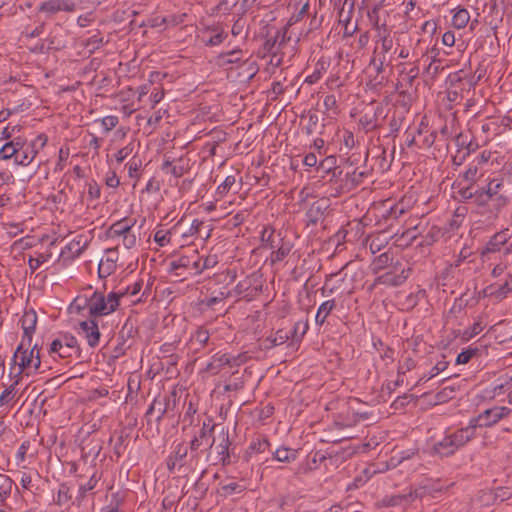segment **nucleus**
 Here are the masks:
<instances>
[{
    "label": "nucleus",
    "instance_id": "16",
    "mask_svg": "<svg viewBox=\"0 0 512 512\" xmlns=\"http://www.w3.org/2000/svg\"><path fill=\"white\" fill-rule=\"evenodd\" d=\"M79 330L84 334L90 347H96L100 341V331L96 321L85 320L79 323Z\"/></svg>",
    "mask_w": 512,
    "mask_h": 512
},
{
    "label": "nucleus",
    "instance_id": "54",
    "mask_svg": "<svg viewBox=\"0 0 512 512\" xmlns=\"http://www.w3.org/2000/svg\"><path fill=\"white\" fill-rule=\"evenodd\" d=\"M337 167V159L335 156L330 155L324 158L319 163V169H322L324 172H330Z\"/></svg>",
    "mask_w": 512,
    "mask_h": 512
},
{
    "label": "nucleus",
    "instance_id": "25",
    "mask_svg": "<svg viewBox=\"0 0 512 512\" xmlns=\"http://www.w3.org/2000/svg\"><path fill=\"white\" fill-rule=\"evenodd\" d=\"M329 61L325 59L324 57L320 58L316 65L313 73L311 75H308L305 79V83L308 84H314L316 83L322 75L327 71L329 67Z\"/></svg>",
    "mask_w": 512,
    "mask_h": 512
},
{
    "label": "nucleus",
    "instance_id": "10",
    "mask_svg": "<svg viewBox=\"0 0 512 512\" xmlns=\"http://www.w3.org/2000/svg\"><path fill=\"white\" fill-rule=\"evenodd\" d=\"M66 239H68V243L66 244V260L67 259H75L80 254L84 252L87 248L91 237L86 233H68L66 234Z\"/></svg>",
    "mask_w": 512,
    "mask_h": 512
},
{
    "label": "nucleus",
    "instance_id": "48",
    "mask_svg": "<svg viewBox=\"0 0 512 512\" xmlns=\"http://www.w3.org/2000/svg\"><path fill=\"white\" fill-rule=\"evenodd\" d=\"M291 251V245L289 243H283L276 251L272 254V261H282Z\"/></svg>",
    "mask_w": 512,
    "mask_h": 512
},
{
    "label": "nucleus",
    "instance_id": "58",
    "mask_svg": "<svg viewBox=\"0 0 512 512\" xmlns=\"http://www.w3.org/2000/svg\"><path fill=\"white\" fill-rule=\"evenodd\" d=\"M391 258L387 253H382L373 261V269L376 271L382 270L390 262Z\"/></svg>",
    "mask_w": 512,
    "mask_h": 512
},
{
    "label": "nucleus",
    "instance_id": "31",
    "mask_svg": "<svg viewBox=\"0 0 512 512\" xmlns=\"http://www.w3.org/2000/svg\"><path fill=\"white\" fill-rule=\"evenodd\" d=\"M470 20V14L467 9L459 8L455 11L452 17V25L456 29H462L466 27Z\"/></svg>",
    "mask_w": 512,
    "mask_h": 512
},
{
    "label": "nucleus",
    "instance_id": "20",
    "mask_svg": "<svg viewBox=\"0 0 512 512\" xmlns=\"http://www.w3.org/2000/svg\"><path fill=\"white\" fill-rule=\"evenodd\" d=\"M187 451V447L182 443L175 446L174 451L167 458V468L170 472L174 471L176 466L182 465L183 460L187 456Z\"/></svg>",
    "mask_w": 512,
    "mask_h": 512
},
{
    "label": "nucleus",
    "instance_id": "19",
    "mask_svg": "<svg viewBox=\"0 0 512 512\" xmlns=\"http://www.w3.org/2000/svg\"><path fill=\"white\" fill-rule=\"evenodd\" d=\"M512 498V486L498 487L493 491L483 492L481 499L488 503L490 500L494 502H504Z\"/></svg>",
    "mask_w": 512,
    "mask_h": 512
},
{
    "label": "nucleus",
    "instance_id": "39",
    "mask_svg": "<svg viewBox=\"0 0 512 512\" xmlns=\"http://www.w3.org/2000/svg\"><path fill=\"white\" fill-rule=\"evenodd\" d=\"M229 438L228 436H223L221 443L215 446V450L217 452V462L226 463V460L229 459Z\"/></svg>",
    "mask_w": 512,
    "mask_h": 512
},
{
    "label": "nucleus",
    "instance_id": "34",
    "mask_svg": "<svg viewBox=\"0 0 512 512\" xmlns=\"http://www.w3.org/2000/svg\"><path fill=\"white\" fill-rule=\"evenodd\" d=\"M22 145L19 142L6 143L0 149V158L3 160L13 159L15 161L18 151Z\"/></svg>",
    "mask_w": 512,
    "mask_h": 512
},
{
    "label": "nucleus",
    "instance_id": "49",
    "mask_svg": "<svg viewBox=\"0 0 512 512\" xmlns=\"http://www.w3.org/2000/svg\"><path fill=\"white\" fill-rule=\"evenodd\" d=\"M218 263V258L216 255H209L206 258L202 259L199 256V268H200V274L206 270L210 269L216 266Z\"/></svg>",
    "mask_w": 512,
    "mask_h": 512
},
{
    "label": "nucleus",
    "instance_id": "12",
    "mask_svg": "<svg viewBox=\"0 0 512 512\" xmlns=\"http://www.w3.org/2000/svg\"><path fill=\"white\" fill-rule=\"evenodd\" d=\"M510 238L511 233L508 228L498 231L489 239L481 251V256L484 257L490 253L500 252L503 247L505 248L510 243Z\"/></svg>",
    "mask_w": 512,
    "mask_h": 512
},
{
    "label": "nucleus",
    "instance_id": "6",
    "mask_svg": "<svg viewBox=\"0 0 512 512\" xmlns=\"http://www.w3.org/2000/svg\"><path fill=\"white\" fill-rule=\"evenodd\" d=\"M242 363H244V356L241 354L216 353L206 365L205 371L211 375H217L226 366L234 368L240 366Z\"/></svg>",
    "mask_w": 512,
    "mask_h": 512
},
{
    "label": "nucleus",
    "instance_id": "23",
    "mask_svg": "<svg viewBox=\"0 0 512 512\" xmlns=\"http://www.w3.org/2000/svg\"><path fill=\"white\" fill-rule=\"evenodd\" d=\"M90 306V296L87 295H78L73 299V301L68 306V312L70 314H81L85 310H89Z\"/></svg>",
    "mask_w": 512,
    "mask_h": 512
},
{
    "label": "nucleus",
    "instance_id": "30",
    "mask_svg": "<svg viewBox=\"0 0 512 512\" xmlns=\"http://www.w3.org/2000/svg\"><path fill=\"white\" fill-rule=\"evenodd\" d=\"M325 113L329 118H334L340 113L338 101L335 95H326L323 101Z\"/></svg>",
    "mask_w": 512,
    "mask_h": 512
},
{
    "label": "nucleus",
    "instance_id": "53",
    "mask_svg": "<svg viewBox=\"0 0 512 512\" xmlns=\"http://www.w3.org/2000/svg\"><path fill=\"white\" fill-rule=\"evenodd\" d=\"M477 348H468L458 354L456 364H466L477 354Z\"/></svg>",
    "mask_w": 512,
    "mask_h": 512
},
{
    "label": "nucleus",
    "instance_id": "26",
    "mask_svg": "<svg viewBox=\"0 0 512 512\" xmlns=\"http://www.w3.org/2000/svg\"><path fill=\"white\" fill-rule=\"evenodd\" d=\"M162 169L167 174H171L176 178L181 177L186 171V167L182 159L174 160L172 162L167 160L163 163Z\"/></svg>",
    "mask_w": 512,
    "mask_h": 512
},
{
    "label": "nucleus",
    "instance_id": "8",
    "mask_svg": "<svg viewBox=\"0 0 512 512\" xmlns=\"http://www.w3.org/2000/svg\"><path fill=\"white\" fill-rule=\"evenodd\" d=\"M180 269L186 270L191 276L200 274L199 253L197 250H191L189 253L181 255L170 263V271L175 272L177 276L182 275L178 272Z\"/></svg>",
    "mask_w": 512,
    "mask_h": 512
},
{
    "label": "nucleus",
    "instance_id": "43",
    "mask_svg": "<svg viewBox=\"0 0 512 512\" xmlns=\"http://www.w3.org/2000/svg\"><path fill=\"white\" fill-rule=\"evenodd\" d=\"M62 0H49L41 4L40 10L47 13H55L62 9Z\"/></svg>",
    "mask_w": 512,
    "mask_h": 512
},
{
    "label": "nucleus",
    "instance_id": "32",
    "mask_svg": "<svg viewBox=\"0 0 512 512\" xmlns=\"http://www.w3.org/2000/svg\"><path fill=\"white\" fill-rule=\"evenodd\" d=\"M359 124L365 131H372L377 127V112L367 111L359 118Z\"/></svg>",
    "mask_w": 512,
    "mask_h": 512
},
{
    "label": "nucleus",
    "instance_id": "64",
    "mask_svg": "<svg viewBox=\"0 0 512 512\" xmlns=\"http://www.w3.org/2000/svg\"><path fill=\"white\" fill-rule=\"evenodd\" d=\"M118 124V117L109 115L102 119V125L104 126L106 131L112 130Z\"/></svg>",
    "mask_w": 512,
    "mask_h": 512
},
{
    "label": "nucleus",
    "instance_id": "14",
    "mask_svg": "<svg viewBox=\"0 0 512 512\" xmlns=\"http://www.w3.org/2000/svg\"><path fill=\"white\" fill-rule=\"evenodd\" d=\"M396 53L397 49L394 47L393 38L389 34L380 35L373 51V56L384 57V59H389L392 62Z\"/></svg>",
    "mask_w": 512,
    "mask_h": 512
},
{
    "label": "nucleus",
    "instance_id": "5",
    "mask_svg": "<svg viewBox=\"0 0 512 512\" xmlns=\"http://www.w3.org/2000/svg\"><path fill=\"white\" fill-rule=\"evenodd\" d=\"M511 409L505 406H495L484 410L478 416L469 420V426H473L474 433L476 434L477 428H488L497 424L500 420L507 417Z\"/></svg>",
    "mask_w": 512,
    "mask_h": 512
},
{
    "label": "nucleus",
    "instance_id": "33",
    "mask_svg": "<svg viewBox=\"0 0 512 512\" xmlns=\"http://www.w3.org/2000/svg\"><path fill=\"white\" fill-rule=\"evenodd\" d=\"M207 228L202 221L194 220L189 229L182 233L183 238H188L194 235H198L201 238H208L210 236V230L207 229L205 235L202 233V229Z\"/></svg>",
    "mask_w": 512,
    "mask_h": 512
},
{
    "label": "nucleus",
    "instance_id": "61",
    "mask_svg": "<svg viewBox=\"0 0 512 512\" xmlns=\"http://www.w3.org/2000/svg\"><path fill=\"white\" fill-rule=\"evenodd\" d=\"M141 165L140 160L136 159L135 157L132 158L126 165L125 168L128 170V174L131 178L138 177V170Z\"/></svg>",
    "mask_w": 512,
    "mask_h": 512
},
{
    "label": "nucleus",
    "instance_id": "57",
    "mask_svg": "<svg viewBox=\"0 0 512 512\" xmlns=\"http://www.w3.org/2000/svg\"><path fill=\"white\" fill-rule=\"evenodd\" d=\"M243 490H244L243 487L240 486L236 482H231L229 484L221 486V492L224 496H229L234 493H239V492H242Z\"/></svg>",
    "mask_w": 512,
    "mask_h": 512
},
{
    "label": "nucleus",
    "instance_id": "59",
    "mask_svg": "<svg viewBox=\"0 0 512 512\" xmlns=\"http://www.w3.org/2000/svg\"><path fill=\"white\" fill-rule=\"evenodd\" d=\"M443 69L444 67L442 66L440 60H431L428 67L426 68V73L432 78H435Z\"/></svg>",
    "mask_w": 512,
    "mask_h": 512
},
{
    "label": "nucleus",
    "instance_id": "45",
    "mask_svg": "<svg viewBox=\"0 0 512 512\" xmlns=\"http://www.w3.org/2000/svg\"><path fill=\"white\" fill-rule=\"evenodd\" d=\"M274 229L271 227H264L261 232V241L265 247L273 248L274 245Z\"/></svg>",
    "mask_w": 512,
    "mask_h": 512
},
{
    "label": "nucleus",
    "instance_id": "52",
    "mask_svg": "<svg viewBox=\"0 0 512 512\" xmlns=\"http://www.w3.org/2000/svg\"><path fill=\"white\" fill-rule=\"evenodd\" d=\"M238 0H221L215 7L216 11L226 15L237 5Z\"/></svg>",
    "mask_w": 512,
    "mask_h": 512
},
{
    "label": "nucleus",
    "instance_id": "4",
    "mask_svg": "<svg viewBox=\"0 0 512 512\" xmlns=\"http://www.w3.org/2000/svg\"><path fill=\"white\" fill-rule=\"evenodd\" d=\"M135 220L124 218L113 223L107 230V237L112 240H120L125 248L131 249L136 246L137 237L133 232Z\"/></svg>",
    "mask_w": 512,
    "mask_h": 512
},
{
    "label": "nucleus",
    "instance_id": "18",
    "mask_svg": "<svg viewBox=\"0 0 512 512\" xmlns=\"http://www.w3.org/2000/svg\"><path fill=\"white\" fill-rule=\"evenodd\" d=\"M20 322H21V327L23 329V334H24L22 342H24L25 339H27L28 346H30V342L32 340V334L35 331L36 324H37L36 312L33 309L25 311L20 319Z\"/></svg>",
    "mask_w": 512,
    "mask_h": 512
},
{
    "label": "nucleus",
    "instance_id": "47",
    "mask_svg": "<svg viewBox=\"0 0 512 512\" xmlns=\"http://www.w3.org/2000/svg\"><path fill=\"white\" fill-rule=\"evenodd\" d=\"M464 219V212L461 211L459 208L456 210V213L455 215L449 220L448 222V228L447 230L448 231H454V230H457L461 224H462V221Z\"/></svg>",
    "mask_w": 512,
    "mask_h": 512
},
{
    "label": "nucleus",
    "instance_id": "50",
    "mask_svg": "<svg viewBox=\"0 0 512 512\" xmlns=\"http://www.w3.org/2000/svg\"><path fill=\"white\" fill-rule=\"evenodd\" d=\"M290 335L288 332L280 329L278 330L273 337L268 338L267 340L271 342L272 346H279L284 344L288 339Z\"/></svg>",
    "mask_w": 512,
    "mask_h": 512
},
{
    "label": "nucleus",
    "instance_id": "51",
    "mask_svg": "<svg viewBox=\"0 0 512 512\" xmlns=\"http://www.w3.org/2000/svg\"><path fill=\"white\" fill-rule=\"evenodd\" d=\"M436 139V132L428 130L425 131V134L422 133V136L420 137V144L419 148H430Z\"/></svg>",
    "mask_w": 512,
    "mask_h": 512
},
{
    "label": "nucleus",
    "instance_id": "15",
    "mask_svg": "<svg viewBox=\"0 0 512 512\" xmlns=\"http://www.w3.org/2000/svg\"><path fill=\"white\" fill-rule=\"evenodd\" d=\"M329 206L330 203L328 198L322 197L314 201L306 212L308 223H318L323 218L325 211L329 208Z\"/></svg>",
    "mask_w": 512,
    "mask_h": 512
},
{
    "label": "nucleus",
    "instance_id": "7",
    "mask_svg": "<svg viewBox=\"0 0 512 512\" xmlns=\"http://www.w3.org/2000/svg\"><path fill=\"white\" fill-rule=\"evenodd\" d=\"M465 199H472L476 196L475 201L479 206V212L484 214L485 212L493 213L494 217L497 216V212L506 204V198L499 194H462Z\"/></svg>",
    "mask_w": 512,
    "mask_h": 512
},
{
    "label": "nucleus",
    "instance_id": "29",
    "mask_svg": "<svg viewBox=\"0 0 512 512\" xmlns=\"http://www.w3.org/2000/svg\"><path fill=\"white\" fill-rule=\"evenodd\" d=\"M296 458L297 451L287 447H280L273 453V459L279 462L290 463L296 460Z\"/></svg>",
    "mask_w": 512,
    "mask_h": 512
},
{
    "label": "nucleus",
    "instance_id": "56",
    "mask_svg": "<svg viewBox=\"0 0 512 512\" xmlns=\"http://www.w3.org/2000/svg\"><path fill=\"white\" fill-rule=\"evenodd\" d=\"M419 71L420 69L418 65L415 64L408 71L402 69L400 74L404 76V79L407 80L409 84H412L413 81L418 77Z\"/></svg>",
    "mask_w": 512,
    "mask_h": 512
},
{
    "label": "nucleus",
    "instance_id": "60",
    "mask_svg": "<svg viewBox=\"0 0 512 512\" xmlns=\"http://www.w3.org/2000/svg\"><path fill=\"white\" fill-rule=\"evenodd\" d=\"M154 240L159 246H165L170 243V232L158 230L154 234Z\"/></svg>",
    "mask_w": 512,
    "mask_h": 512
},
{
    "label": "nucleus",
    "instance_id": "37",
    "mask_svg": "<svg viewBox=\"0 0 512 512\" xmlns=\"http://www.w3.org/2000/svg\"><path fill=\"white\" fill-rule=\"evenodd\" d=\"M367 241H369V249L372 254L380 252L388 244L387 238L382 233L369 238Z\"/></svg>",
    "mask_w": 512,
    "mask_h": 512
},
{
    "label": "nucleus",
    "instance_id": "27",
    "mask_svg": "<svg viewBox=\"0 0 512 512\" xmlns=\"http://www.w3.org/2000/svg\"><path fill=\"white\" fill-rule=\"evenodd\" d=\"M270 447V443L268 439L264 436H257L256 438L252 439L247 453L252 456L254 454H260L268 450Z\"/></svg>",
    "mask_w": 512,
    "mask_h": 512
},
{
    "label": "nucleus",
    "instance_id": "44",
    "mask_svg": "<svg viewBox=\"0 0 512 512\" xmlns=\"http://www.w3.org/2000/svg\"><path fill=\"white\" fill-rule=\"evenodd\" d=\"M242 56V50H232L228 53L221 54L220 59L222 60L223 64H233L237 63L241 60Z\"/></svg>",
    "mask_w": 512,
    "mask_h": 512
},
{
    "label": "nucleus",
    "instance_id": "36",
    "mask_svg": "<svg viewBox=\"0 0 512 512\" xmlns=\"http://www.w3.org/2000/svg\"><path fill=\"white\" fill-rule=\"evenodd\" d=\"M35 157V152L29 147H24L23 145L20 147L16 159L14 161L15 164L26 166L32 162Z\"/></svg>",
    "mask_w": 512,
    "mask_h": 512
},
{
    "label": "nucleus",
    "instance_id": "46",
    "mask_svg": "<svg viewBox=\"0 0 512 512\" xmlns=\"http://www.w3.org/2000/svg\"><path fill=\"white\" fill-rule=\"evenodd\" d=\"M309 329V325H308V321H305V322H296L294 327H293V331H292V335L293 337L299 341L302 339V337L306 334V332L308 331Z\"/></svg>",
    "mask_w": 512,
    "mask_h": 512
},
{
    "label": "nucleus",
    "instance_id": "41",
    "mask_svg": "<svg viewBox=\"0 0 512 512\" xmlns=\"http://www.w3.org/2000/svg\"><path fill=\"white\" fill-rule=\"evenodd\" d=\"M370 65L375 68L377 75H380L386 71L387 67L392 68V62L389 59H384V57H375L373 56Z\"/></svg>",
    "mask_w": 512,
    "mask_h": 512
},
{
    "label": "nucleus",
    "instance_id": "21",
    "mask_svg": "<svg viewBox=\"0 0 512 512\" xmlns=\"http://www.w3.org/2000/svg\"><path fill=\"white\" fill-rule=\"evenodd\" d=\"M335 307L336 302L334 299L324 301L317 310L315 316L316 325L322 326Z\"/></svg>",
    "mask_w": 512,
    "mask_h": 512
},
{
    "label": "nucleus",
    "instance_id": "11",
    "mask_svg": "<svg viewBox=\"0 0 512 512\" xmlns=\"http://www.w3.org/2000/svg\"><path fill=\"white\" fill-rule=\"evenodd\" d=\"M423 495L424 489L418 488L410 491L408 494L387 496L383 499V505L387 507L400 506L403 509H407L416 499L422 498Z\"/></svg>",
    "mask_w": 512,
    "mask_h": 512
},
{
    "label": "nucleus",
    "instance_id": "55",
    "mask_svg": "<svg viewBox=\"0 0 512 512\" xmlns=\"http://www.w3.org/2000/svg\"><path fill=\"white\" fill-rule=\"evenodd\" d=\"M287 33L288 25L278 30L274 36V38L277 39V47L279 50L290 40V37L287 36Z\"/></svg>",
    "mask_w": 512,
    "mask_h": 512
},
{
    "label": "nucleus",
    "instance_id": "62",
    "mask_svg": "<svg viewBox=\"0 0 512 512\" xmlns=\"http://www.w3.org/2000/svg\"><path fill=\"white\" fill-rule=\"evenodd\" d=\"M263 51L268 54L278 52L279 49L277 47V39L274 37L268 38L263 44Z\"/></svg>",
    "mask_w": 512,
    "mask_h": 512
},
{
    "label": "nucleus",
    "instance_id": "28",
    "mask_svg": "<svg viewBox=\"0 0 512 512\" xmlns=\"http://www.w3.org/2000/svg\"><path fill=\"white\" fill-rule=\"evenodd\" d=\"M405 201L406 197L404 196L398 203L389 205V207L387 208V216L391 218H398L399 216L404 214L409 207L411 198L407 200V203Z\"/></svg>",
    "mask_w": 512,
    "mask_h": 512
},
{
    "label": "nucleus",
    "instance_id": "42",
    "mask_svg": "<svg viewBox=\"0 0 512 512\" xmlns=\"http://www.w3.org/2000/svg\"><path fill=\"white\" fill-rule=\"evenodd\" d=\"M484 324L481 321H476L470 328L466 329L463 334L462 338L464 340H470L471 338L478 335L480 332L484 329Z\"/></svg>",
    "mask_w": 512,
    "mask_h": 512
},
{
    "label": "nucleus",
    "instance_id": "1",
    "mask_svg": "<svg viewBox=\"0 0 512 512\" xmlns=\"http://www.w3.org/2000/svg\"><path fill=\"white\" fill-rule=\"evenodd\" d=\"M40 364V354L36 345L28 350V348L24 349V342H21L12 357L9 377L21 380L22 374L30 375L39 368Z\"/></svg>",
    "mask_w": 512,
    "mask_h": 512
},
{
    "label": "nucleus",
    "instance_id": "63",
    "mask_svg": "<svg viewBox=\"0 0 512 512\" xmlns=\"http://www.w3.org/2000/svg\"><path fill=\"white\" fill-rule=\"evenodd\" d=\"M63 344L62 341L59 339H55L51 344L49 348V354L53 358H55V355H57L59 358H62V354L60 353V350L62 349Z\"/></svg>",
    "mask_w": 512,
    "mask_h": 512
},
{
    "label": "nucleus",
    "instance_id": "3",
    "mask_svg": "<svg viewBox=\"0 0 512 512\" xmlns=\"http://www.w3.org/2000/svg\"><path fill=\"white\" fill-rule=\"evenodd\" d=\"M124 293L110 292L107 296L94 291L90 296L89 315L92 317L106 316L117 310L120 298Z\"/></svg>",
    "mask_w": 512,
    "mask_h": 512
},
{
    "label": "nucleus",
    "instance_id": "24",
    "mask_svg": "<svg viewBox=\"0 0 512 512\" xmlns=\"http://www.w3.org/2000/svg\"><path fill=\"white\" fill-rule=\"evenodd\" d=\"M490 295L497 299L506 297L512 291V274H509L505 282L501 285H491L489 287Z\"/></svg>",
    "mask_w": 512,
    "mask_h": 512
},
{
    "label": "nucleus",
    "instance_id": "40",
    "mask_svg": "<svg viewBox=\"0 0 512 512\" xmlns=\"http://www.w3.org/2000/svg\"><path fill=\"white\" fill-rule=\"evenodd\" d=\"M12 383L8 385V387L1 393L0 395V406L7 404L16 394V386L19 384L20 380L16 378H10Z\"/></svg>",
    "mask_w": 512,
    "mask_h": 512
},
{
    "label": "nucleus",
    "instance_id": "9",
    "mask_svg": "<svg viewBox=\"0 0 512 512\" xmlns=\"http://www.w3.org/2000/svg\"><path fill=\"white\" fill-rule=\"evenodd\" d=\"M70 190H82V192H99L100 188L96 182L88 183L82 168L76 165L69 174L66 181Z\"/></svg>",
    "mask_w": 512,
    "mask_h": 512
},
{
    "label": "nucleus",
    "instance_id": "38",
    "mask_svg": "<svg viewBox=\"0 0 512 512\" xmlns=\"http://www.w3.org/2000/svg\"><path fill=\"white\" fill-rule=\"evenodd\" d=\"M449 365V362L446 361L444 358L440 361H438L432 368L431 370L428 372L427 375H424L422 376L418 383H421V382H427L428 380L434 378L435 376H437L439 373L445 371L447 369Z\"/></svg>",
    "mask_w": 512,
    "mask_h": 512
},
{
    "label": "nucleus",
    "instance_id": "17",
    "mask_svg": "<svg viewBox=\"0 0 512 512\" xmlns=\"http://www.w3.org/2000/svg\"><path fill=\"white\" fill-rule=\"evenodd\" d=\"M213 430V426L209 427L204 423L198 435L192 439L190 443V449L192 451H197L202 446L212 448L214 444V440H212Z\"/></svg>",
    "mask_w": 512,
    "mask_h": 512
},
{
    "label": "nucleus",
    "instance_id": "35",
    "mask_svg": "<svg viewBox=\"0 0 512 512\" xmlns=\"http://www.w3.org/2000/svg\"><path fill=\"white\" fill-rule=\"evenodd\" d=\"M13 485L14 482L9 476L0 474V502H5L11 495Z\"/></svg>",
    "mask_w": 512,
    "mask_h": 512
},
{
    "label": "nucleus",
    "instance_id": "2",
    "mask_svg": "<svg viewBox=\"0 0 512 512\" xmlns=\"http://www.w3.org/2000/svg\"><path fill=\"white\" fill-rule=\"evenodd\" d=\"M474 437L473 426L468 424L466 427L447 433L441 441L434 445V451L440 456H450Z\"/></svg>",
    "mask_w": 512,
    "mask_h": 512
},
{
    "label": "nucleus",
    "instance_id": "22",
    "mask_svg": "<svg viewBox=\"0 0 512 512\" xmlns=\"http://www.w3.org/2000/svg\"><path fill=\"white\" fill-rule=\"evenodd\" d=\"M210 339V333L204 327H199L194 333L190 336V343L192 346H195L196 350H199L205 347Z\"/></svg>",
    "mask_w": 512,
    "mask_h": 512
},
{
    "label": "nucleus",
    "instance_id": "13",
    "mask_svg": "<svg viewBox=\"0 0 512 512\" xmlns=\"http://www.w3.org/2000/svg\"><path fill=\"white\" fill-rule=\"evenodd\" d=\"M119 254L116 248L107 249L104 257L98 265V275L100 278H107L117 269Z\"/></svg>",
    "mask_w": 512,
    "mask_h": 512
}]
</instances>
